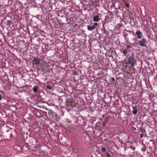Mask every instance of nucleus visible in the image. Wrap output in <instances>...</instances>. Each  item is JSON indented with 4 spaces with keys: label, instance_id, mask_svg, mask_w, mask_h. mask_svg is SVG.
I'll list each match as a JSON object with an SVG mask.
<instances>
[{
    "label": "nucleus",
    "instance_id": "obj_4",
    "mask_svg": "<svg viewBox=\"0 0 157 157\" xmlns=\"http://www.w3.org/2000/svg\"><path fill=\"white\" fill-rule=\"evenodd\" d=\"M109 118V117H105L104 121L102 123V126L103 128L105 126V124L108 123Z\"/></svg>",
    "mask_w": 157,
    "mask_h": 157
},
{
    "label": "nucleus",
    "instance_id": "obj_31",
    "mask_svg": "<svg viewBox=\"0 0 157 157\" xmlns=\"http://www.w3.org/2000/svg\"><path fill=\"white\" fill-rule=\"evenodd\" d=\"M47 72H49V70H48H48H47Z\"/></svg>",
    "mask_w": 157,
    "mask_h": 157
},
{
    "label": "nucleus",
    "instance_id": "obj_22",
    "mask_svg": "<svg viewBox=\"0 0 157 157\" xmlns=\"http://www.w3.org/2000/svg\"><path fill=\"white\" fill-rule=\"evenodd\" d=\"M116 2V1H112V3H113V6H115V3Z\"/></svg>",
    "mask_w": 157,
    "mask_h": 157
},
{
    "label": "nucleus",
    "instance_id": "obj_26",
    "mask_svg": "<svg viewBox=\"0 0 157 157\" xmlns=\"http://www.w3.org/2000/svg\"><path fill=\"white\" fill-rule=\"evenodd\" d=\"M133 129V130H135V131H136V128H135L134 127H133V129Z\"/></svg>",
    "mask_w": 157,
    "mask_h": 157
},
{
    "label": "nucleus",
    "instance_id": "obj_12",
    "mask_svg": "<svg viewBox=\"0 0 157 157\" xmlns=\"http://www.w3.org/2000/svg\"><path fill=\"white\" fill-rule=\"evenodd\" d=\"M38 86H35L34 87H33V91L34 92H36L37 90H38Z\"/></svg>",
    "mask_w": 157,
    "mask_h": 157
},
{
    "label": "nucleus",
    "instance_id": "obj_16",
    "mask_svg": "<svg viewBox=\"0 0 157 157\" xmlns=\"http://www.w3.org/2000/svg\"><path fill=\"white\" fill-rule=\"evenodd\" d=\"M127 50L126 49L124 50H123V53L124 55H125L127 54Z\"/></svg>",
    "mask_w": 157,
    "mask_h": 157
},
{
    "label": "nucleus",
    "instance_id": "obj_33",
    "mask_svg": "<svg viewBox=\"0 0 157 157\" xmlns=\"http://www.w3.org/2000/svg\"><path fill=\"white\" fill-rule=\"evenodd\" d=\"M104 116H105L104 115H103V116H102V117H104Z\"/></svg>",
    "mask_w": 157,
    "mask_h": 157
},
{
    "label": "nucleus",
    "instance_id": "obj_18",
    "mask_svg": "<svg viewBox=\"0 0 157 157\" xmlns=\"http://www.w3.org/2000/svg\"><path fill=\"white\" fill-rule=\"evenodd\" d=\"M106 157H111L110 155L107 152H106Z\"/></svg>",
    "mask_w": 157,
    "mask_h": 157
},
{
    "label": "nucleus",
    "instance_id": "obj_15",
    "mask_svg": "<svg viewBox=\"0 0 157 157\" xmlns=\"http://www.w3.org/2000/svg\"><path fill=\"white\" fill-rule=\"evenodd\" d=\"M122 26V25L121 24H118L117 26V29H119Z\"/></svg>",
    "mask_w": 157,
    "mask_h": 157
},
{
    "label": "nucleus",
    "instance_id": "obj_28",
    "mask_svg": "<svg viewBox=\"0 0 157 157\" xmlns=\"http://www.w3.org/2000/svg\"><path fill=\"white\" fill-rule=\"evenodd\" d=\"M103 32L104 33H105L106 31L105 30H103Z\"/></svg>",
    "mask_w": 157,
    "mask_h": 157
},
{
    "label": "nucleus",
    "instance_id": "obj_30",
    "mask_svg": "<svg viewBox=\"0 0 157 157\" xmlns=\"http://www.w3.org/2000/svg\"><path fill=\"white\" fill-rule=\"evenodd\" d=\"M88 5H89V6H92V4H89Z\"/></svg>",
    "mask_w": 157,
    "mask_h": 157
},
{
    "label": "nucleus",
    "instance_id": "obj_2",
    "mask_svg": "<svg viewBox=\"0 0 157 157\" xmlns=\"http://www.w3.org/2000/svg\"><path fill=\"white\" fill-rule=\"evenodd\" d=\"M128 63L129 64H131V66L134 67L135 64H136V61L135 60L134 58L132 56H130L128 59Z\"/></svg>",
    "mask_w": 157,
    "mask_h": 157
},
{
    "label": "nucleus",
    "instance_id": "obj_17",
    "mask_svg": "<svg viewBox=\"0 0 157 157\" xmlns=\"http://www.w3.org/2000/svg\"><path fill=\"white\" fill-rule=\"evenodd\" d=\"M146 147H145L144 148H141V151L143 152L145 151L146 150Z\"/></svg>",
    "mask_w": 157,
    "mask_h": 157
},
{
    "label": "nucleus",
    "instance_id": "obj_7",
    "mask_svg": "<svg viewBox=\"0 0 157 157\" xmlns=\"http://www.w3.org/2000/svg\"><path fill=\"white\" fill-rule=\"evenodd\" d=\"M136 34L137 36V38L138 39H140L143 36L142 33L140 31H137L136 32Z\"/></svg>",
    "mask_w": 157,
    "mask_h": 157
},
{
    "label": "nucleus",
    "instance_id": "obj_6",
    "mask_svg": "<svg viewBox=\"0 0 157 157\" xmlns=\"http://www.w3.org/2000/svg\"><path fill=\"white\" fill-rule=\"evenodd\" d=\"M132 113L134 115H136L137 113L138 110L137 108V106H133L132 107Z\"/></svg>",
    "mask_w": 157,
    "mask_h": 157
},
{
    "label": "nucleus",
    "instance_id": "obj_14",
    "mask_svg": "<svg viewBox=\"0 0 157 157\" xmlns=\"http://www.w3.org/2000/svg\"><path fill=\"white\" fill-rule=\"evenodd\" d=\"M45 87L46 88H47V89H48L49 90H51L52 89V87L48 85L46 86Z\"/></svg>",
    "mask_w": 157,
    "mask_h": 157
},
{
    "label": "nucleus",
    "instance_id": "obj_13",
    "mask_svg": "<svg viewBox=\"0 0 157 157\" xmlns=\"http://www.w3.org/2000/svg\"><path fill=\"white\" fill-rule=\"evenodd\" d=\"M140 130L143 133H144V132L145 133V132H146V131H145V129L143 128H140Z\"/></svg>",
    "mask_w": 157,
    "mask_h": 157
},
{
    "label": "nucleus",
    "instance_id": "obj_25",
    "mask_svg": "<svg viewBox=\"0 0 157 157\" xmlns=\"http://www.w3.org/2000/svg\"><path fill=\"white\" fill-rule=\"evenodd\" d=\"M98 23H94V25L95 26H97L98 25Z\"/></svg>",
    "mask_w": 157,
    "mask_h": 157
},
{
    "label": "nucleus",
    "instance_id": "obj_19",
    "mask_svg": "<svg viewBox=\"0 0 157 157\" xmlns=\"http://www.w3.org/2000/svg\"><path fill=\"white\" fill-rule=\"evenodd\" d=\"M101 151L103 152H106V149L104 147H103L101 149Z\"/></svg>",
    "mask_w": 157,
    "mask_h": 157
},
{
    "label": "nucleus",
    "instance_id": "obj_27",
    "mask_svg": "<svg viewBox=\"0 0 157 157\" xmlns=\"http://www.w3.org/2000/svg\"><path fill=\"white\" fill-rule=\"evenodd\" d=\"M2 96L1 94H0V101L2 99Z\"/></svg>",
    "mask_w": 157,
    "mask_h": 157
},
{
    "label": "nucleus",
    "instance_id": "obj_3",
    "mask_svg": "<svg viewBox=\"0 0 157 157\" xmlns=\"http://www.w3.org/2000/svg\"><path fill=\"white\" fill-rule=\"evenodd\" d=\"M139 44L141 47H146L147 44L146 40L144 38H143L139 41Z\"/></svg>",
    "mask_w": 157,
    "mask_h": 157
},
{
    "label": "nucleus",
    "instance_id": "obj_24",
    "mask_svg": "<svg viewBox=\"0 0 157 157\" xmlns=\"http://www.w3.org/2000/svg\"><path fill=\"white\" fill-rule=\"evenodd\" d=\"M143 137V135L142 134H140V137L141 138H142Z\"/></svg>",
    "mask_w": 157,
    "mask_h": 157
},
{
    "label": "nucleus",
    "instance_id": "obj_35",
    "mask_svg": "<svg viewBox=\"0 0 157 157\" xmlns=\"http://www.w3.org/2000/svg\"><path fill=\"white\" fill-rule=\"evenodd\" d=\"M0 54L1 55H2V54L1 53H0Z\"/></svg>",
    "mask_w": 157,
    "mask_h": 157
},
{
    "label": "nucleus",
    "instance_id": "obj_8",
    "mask_svg": "<svg viewBox=\"0 0 157 157\" xmlns=\"http://www.w3.org/2000/svg\"><path fill=\"white\" fill-rule=\"evenodd\" d=\"M93 21L94 22H98L100 20L99 17L98 15L94 16L93 17Z\"/></svg>",
    "mask_w": 157,
    "mask_h": 157
},
{
    "label": "nucleus",
    "instance_id": "obj_29",
    "mask_svg": "<svg viewBox=\"0 0 157 157\" xmlns=\"http://www.w3.org/2000/svg\"><path fill=\"white\" fill-rule=\"evenodd\" d=\"M2 5L1 4H0V9L2 8Z\"/></svg>",
    "mask_w": 157,
    "mask_h": 157
},
{
    "label": "nucleus",
    "instance_id": "obj_10",
    "mask_svg": "<svg viewBox=\"0 0 157 157\" xmlns=\"http://www.w3.org/2000/svg\"><path fill=\"white\" fill-rule=\"evenodd\" d=\"M82 120V121H83L82 118L81 117H79L77 119V122L78 124H80L81 123V121Z\"/></svg>",
    "mask_w": 157,
    "mask_h": 157
},
{
    "label": "nucleus",
    "instance_id": "obj_21",
    "mask_svg": "<svg viewBox=\"0 0 157 157\" xmlns=\"http://www.w3.org/2000/svg\"><path fill=\"white\" fill-rule=\"evenodd\" d=\"M106 152L104 153H102L101 154V156L104 157H106Z\"/></svg>",
    "mask_w": 157,
    "mask_h": 157
},
{
    "label": "nucleus",
    "instance_id": "obj_23",
    "mask_svg": "<svg viewBox=\"0 0 157 157\" xmlns=\"http://www.w3.org/2000/svg\"><path fill=\"white\" fill-rule=\"evenodd\" d=\"M77 74V72H74L73 73V75H76Z\"/></svg>",
    "mask_w": 157,
    "mask_h": 157
},
{
    "label": "nucleus",
    "instance_id": "obj_9",
    "mask_svg": "<svg viewBox=\"0 0 157 157\" xmlns=\"http://www.w3.org/2000/svg\"><path fill=\"white\" fill-rule=\"evenodd\" d=\"M38 70L44 72L45 70L43 68V66L42 64H40L38 67Z\"/></svg>",
    "mask_w": 157,
    "mask_h": 157
},
{
    "label": "nucleus",
    "instance_id": "obj_11",
    "mask_svg": "<svg viewBox=\"0 0 157 157\" xmlns=\"http://www.w3.org/2000/svg\"><path fill=\"white\" fill-rule=\"evenodd\" d=\"M95 28V26L94 25H92L91 26H88L87 29L89 30H92Z\"/></svg>",
    "mask_w": 157,
    "mask_h": 157
},
{
    "label": "nucleus",
    "instance_id": "obj_20",
    "mask_svg": "<svg viewBox=\"0 0 157 157\" xmlns=\"http://www.w3.org/2000/svg\"><path fill=\"white\" fill-rule=\"evenodd\" d=\"M132 48V46L130 45H127L126 48L127 49H129L130 48Z\"/></svg>",
    "mask_w": 157,
    "mask_h": 157
},
{
    "label": "nucleus",
    "instance_id": "obj_34",
    "mask_svg": "<svg viewBox=\"0 0 157 157\" xmlns=\"http://www.w3.org/2000/svg\"><path fill=\"white\" fill-rule=\"evenodd\" d=\"M127 35V34H126L125 35V36H126V35Z\"/></svg>",
    "mask_w": 157,
    "mask_h": 157
},
{
    "label": "nucleus",
    "instance_id": "obj_32",
    "mask_svg": "<svg viewBox=\"0 0 157 157\" xmlns=\"http://www.w3.org/2000/svg\"><path fill=\"white\" fill-rule=\"evenodd\" d=\"M135 149V147H133V148H132V149L133 150H134Z\"/></svg>",
    "mask_w": 157,
    "mask_h": 157
},
{
    "label": "nucleus",
    "instance_id": "obj_1",
    "mask_svg": "<svg viewBox=\"0 0 157 157\" xmlns=\"http://www.w3.org/2000/svg\"><path fill=\"white\" fill-rule=\"evenodd\" d=\"M4 21H5V23L8 25H11L13 24L12 18L9 16V15H7L6 17H5Z\"/></svg>",
    "mask_w": 157,
    "mask_h": 157
},
{
    "label": "nucleus",
    "instance_id": "obj_5",
    "mask_svg": "<svg viewBox=\"0 0 157 157\" xmlns=\"http://www.w3.org/2000/svg\"><path fill=\"white\" fill-rule=\"evenodd\" d=\"M32 62L36 65L39 64L40 62V59L39 58H34Z\"/></svg>",
    "mask_w": 157,
    "mask_h": 157
}]
</instances>
